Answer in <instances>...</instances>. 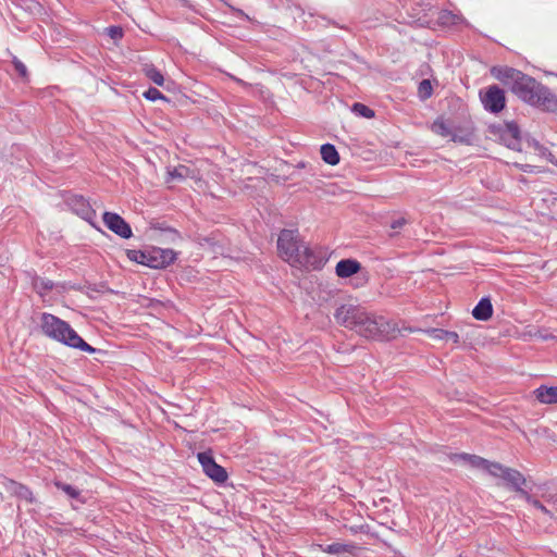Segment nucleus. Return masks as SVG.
<instances>
[{"instance_id": "nucleus-1", "label": "nucleus", "mask_w": 557, "mask_h": 557, "mask_svg": "<svg viewBox=\"0 0 557 557\" xmlns=\"http://www.w3.org/2000/svg\"><path fill=\"white\" fill-rule=\"evenodd\" d=\"M280 256L292 265L319 269L322 260L298 238V231L283 230L277 239Z\"/></svg>"}, {"instance_id": "nucleus-2", "label": "nucleus", "mask_w": 557, "mask_h": 557, "mask_svg": "<svg viewBox=\"0 0 557 557\" xmlns=\"http://www.w3.org/2000/svg\"><path fill=\"white\" fill-rule=\"evenodd\" d=\"M39 326L42 334L53 341L82 351L95 352V348L87 344L67 322L51 313L40 314Z\"/></svg>"}, {"instance_id": "nucleus-3", "label": "nucleus", "mask_w": 557, "mask_h": 557, "mask_svg": "<svg viewBox=\"0 0 557 557\" xmlns=\"http://www.w3.org/2000/svg\"><path fill=\"white\" fill-rule=\"evenodd\" d=\"M512 92L522 101L547 111L557 109L556 96L533 77L522 74L511 87Z\"/></svg>"}, {"instance_id": "nucleus-4", "label": "nucleus", "mask_w": 557, "mask_h": 557, "mask_svg": "<svg viewBox=\"0 0 557 557\" xmlns=\"http://www.w3.org/2000/svg\"><path fill=\"white\" fill-rule=\"evenodd\" d=\"M355 332L366 338L391 339L399 333L397 325L384 317H376L363 310V317L358 321Z\"/></svg>"}, {"instance_id": "nucleus-5", "label": "nucleus", "mask_w": 557, "mask_h": 557, "mask_svg": "<svg viewBox=\"0 0 557 557\" xmlns=\"http://www.w3.org/2000/svg\"><path fill=\"white\" fill-rule=\"evenodd\" d=\"M521 496L539 510L545 519H557V493H543L541 499H536L525 491Z\"/></svg>"}, {"instance_id": "nucleus-6", "label": "nucleus", "mask_w": 557, "mask_h": 557, "mask_svg": "<svg viewBox=\"0 0 557 557\" xmlns=\"http://www.w3.org/2000/svg\"><path fill=\"white\" fill-rule=\"evenodd\" d=\"M480 99L485 110L492 113L500 112L506 104L505 92L497 85H492L480 91Z\"/></svg>"}, {"instance_id": "nucleus-7", "label": "nucleus", "mask_w": 557, "mask_h": 557, "mask_svg": "<svg viewBox=\"0 0 557 557\" xmlns=\"http://www.w3.org/2000/svg\"><path fill=\"white\" fill-rule=\"evenodd\" d=\"M363 308L351 304L338 307L334 313L336 322L355 331L358 321L363 317Z\"/></svg>"}, {"instance_id": "nucleus-8", "label": "nucleus", "mask_w": 557, "mask_h": 557, "mask_svg": "<svg viewBox=\"0 0 557 557\" xmlns=\"http://www.w3.org/2000/svg\"><path fill=\"white\" fill-rule=\"evenodd\" d=\"M176 259V252L172 249L151 247L147 249L145 265L152 269H163L173 263Z\"/></svg>"}, {"instance_id": "nucleus-9", "label": "nucleus", "mask_w": 557, "mask_h": 557, "mask_svg": "<svg viewBox=\"0 0 557 557\" xmlns=\"http://www.w3.org/2000/svg\"><path fill=\"white\" fill-rule=\"evenodd\" d=\"M491 475L503 479L520 494L521 491H523L522 485L525 484V478L518 470L495 462V465L492 466Z\"/></svg>"}, {"instance_id": "nucleus-10", "label": "nucleus", "mask_w": 557, "mask_h": 557, "mask_svg": "<svg viewBox=\"0 0 557 557\" xmlns=\"http://www.w3.org/2000/svg\"><path fill=\"white\" fill-rule=\"evenodd\" d=\"M198 460L203 472L216 483H224L227 480L226 470L218 465L209 453H199Z\"/></svg>"}, {"instance_id": "nucleus-11", "label": "nucleus", "mask_w": 557, "mask_h": 557, "mask_svg": "<svg viewBox=\"0 0 557 557\" xmlns=\"http://www.w3.org/2000/svg\"><path fill=\"white\" fill-rule=\"evenodd\" d=\"M103 223L110 231L122 238H129L133 235L129 224L117 213L104 212Z\"/></svg>"}, {"instance_id": "nucleus-12", "label": "nucleus", "mask_w": 557, "mask_h": 557, "mask_svg": "<svg viewBox=\"0 0 557 557\" xmlns=\"http://www.w3.org/2000/svg\"><path fill=\"white\" fill-rule=\"evenodd\" d=\"M499 138L502 143L509 149H521L520 129L516 123H506L504 127L500 129Z\"/></svg>"}, {"instance_id": "nucleus-13", "label": "nucleus", "mask_w": 557, "mask_h": 557, "mask_svg": "<svg viewBox=\"0 0 557 557\" xmlns=\"http://www.w3.org/2000/svg\"><path fill=\"white\" fill-rule=\"evenodd\" d=\"M451 461L454 463L465 462L469 465L472 468L482 469L486 471L488 474L492 472V466L495 465V462H491L480 456L476 455H470V454H455L450 457Z\"/></svg>"}, {"instance_id": "nucleus-14", "label": "nucleus", "mask_w": 557, "mask_h": 557, "mask_svg": "<svg viewBox=\"0 0 557 557\" xmlns=\"http://www.w3.org/2000/svg\"><path fill=\"white\" fill-rule=\"evenodd\" d=\"M491 74L497 81H499V82H502L504 84H507V85H511V87H512L513 84H516V82L521 77V75L523 73L521 71H519V70L513 69V67L493 66L491 69Z\"/></svg>"}, {"instance_id": "nucleus-15", "label": "nucleus", "mask_w": 557, "mask_h": 557, "mask_svg": "<svg viewBox=\"0 0 557 557\" xmlns=\"http://www.w3.org/2000/svg\"><path fill=\"white\" fill-rule=\"evenodd\" d=\"M3 486L7 493L22 500H25L29 504H33L36 500L32 491L21 483H17L13 480H5L3 482Z\"/></svg>"}, {"instance_id": "nucleus-16", "label": "nucleus", "mask_w": 557, "mask_h": 557, "mask_svg": "<svg viewBox=\"0 0 557 557\" xmlns=\"http://www.w3.org/2000/svg\"><path fill=\"white\" fill-rule=\"evenodd\" d=\"M361 269L359 261L355 259H343L337 262L335 273L341 278H347L358 273Z\"/></svg>"}, {"instance_id": "nucleus-17", "label": "nucleus", "mask_w": 557, "mask_h": 557, "mask_svg": "<svg viewBox=\"0 0 557 557\" xmlns=\"http://www.w3.org/2000/svg\"><path fill=\"white\" fill-rule=\"evenodd\" d=\"M493 314V306L488 298H482L472 310V315L479 321H487Z\"/></svg>"}, {"instance_id": "nucleus-18", "label": "nucleus", "mask_w": 557, "mask_h": 557, "mask_svg": "<svg viewBox=\"0 0 557 557\" xmlns=\"http://www.w3.org/2000/svg\"><path fill=\"white\" fill-rule=\"evenodd\" d=\"M536 399L542 404H557V387L556 386H540L534 391Z\"/></svg>"}, {"instance_id": "nucleus-19", "label": "nucleus", "mask_w": 557, "mask_h": 557, "mask_svg": "<svg viewBox=\"0 0 557 557\" xmlns=\"http://www.w3.org/2000/svg\"><path fill=\"white\" fill-rule=\"evenodd\" d=\"M169 174V180L171 181H174V180H177V181H183L185 178H197V171L195 169H191L187 165H178V166H175L173 168L172 170H170L168 172Z\"/></svg>"}, {"instance_id": "nucleus-20", "label": "nucleus", "mask_w": 557, "mask_h": 557, "mask_svg": "<svg viewBox=\"0 0 557 557\" xmlns=\"http://www.w3.org/2000/svg\"><path fill=\"white\" fill-rule=\"evenodd\" d=\"M73 210L83 219L88 220L92 215V210L88 202L82 197H74L72 200Z\"/></svg>"}, {"instance_id": "nucleus-21", "label": "nucleus", "mask_w": 557, "mask_h": 557, "mask_svg": "<svg viewBox=\"0 0 557 557\" xmlns=\"http://www.w3.org/2000/svg\"><path fill=\"white\" fill-rule=\"evenodd\" d=\"M322 160L330 164V165H336L339 162V154L335 147L331 144H324L321 146L320 149Z\"/></svg>"}, {"instance_id": "nucleus-22", "label": "nucleus", "mask_w": 557, "mask_h": 557, "mask_svg": "<svg viewBox=\"0 0 557 557\" xmlns=\"http://www.w3.org/2000/svg\"><path fill=\"white\" fill-rule=\"evenodd\" d=\"M144 73L156 85L162 86L164 84V77L162 73L153 65H145Z\"/></svg>"}, {"instance_id": "nucleus-23", "label": "nucleus", "mask_w": 557, "mask_h": 557, "mask_svg": "<svg viewBox=\"0 0 557 557\" xmlns=\"http://www.w3.org/2000/svg\"><path fill=\"white\" fill-rule=\"evenodd\" d=\"M431 129L433 133L444 137L450 134L449 127L447 126L443 119H437L436 121H434V123L431 126Z\"/></svg>"}, {"instance_id": "nucleus-24", "label": "nucleus", "mask_w": 557, "mask_h": 557, "mask_svg": "<svg viewBox=\"0 0 557 557\" xmlns=\"http://www.w3.org/2000/svg\"><path fill=\"white\" fill-rule=\"evenodd\" d=\"M126 255L129 260L145 265L146 258H147V249L146 250L129 249V250H127Z\"/></svg>"}, {"instance_id": "nucleus-25", "label": "nucleus", "mask_w": 557, "mask_h": 557, "mask_svg": "<svg viewBox=\"0 0 557 557\" xmlns=\"http://www.w3.org/2000/svg\"><path fill=\"white\" fill-rule=\"evenodd\" d=\"M418 92L421 99H426L432 95V86L429 79H423L419 84Z\"/></svg>"}, {"instance_id": "nucleus-26", "label": "nucleus", "mask_w": 557, "mask_h": 557, "mask_svg": "<svg viewBox=\"0 0 557 557\" xmlns=\"http://www.w3.org/2000/svg\"><path fill=\"white\" fill-rule=\"evenodd\" d=\"M323 550L332 555H339L348 550V545L342 543H333L327 545Z\"/></svg>"}, {"instance_id": "nucleus-27", "label": "nucleus", "mask_w": 557, "mask_h": 557, "mask_svg": "<svg viewBox=\"0 0 557 557\" xmlns=\"http://www.w3.org/2000/svg\"><path fill=\"white\" fill-rule=\"evenodd\" d=\"M144 97L147 99V100H150V101H157V100H168L165 98V96L162 95V92L160 90H158L157 88H153V87H150L148 90H146L144 92Z\"/></svg>"}, {"instance_id": "nucleus-28", "label": "nucleus", "mask_w": 557, "mask_h": 557, "mask_svg": "<svg viewBox=\"0 0 557 557\" xmlns=\"http://www.w3.org/2000/svg\"><path fill=\"white\" fill-rule=\"evenodd\" d=\"M352 110H354V112L360 114L361 116L368 117V119L374 116L373 110H371L367 106L359 103V102L354 104Z\"/></svg>"}, {"instance_id": "nucleus-29", "label": "nucleus", "mask_w": 557, "mask_h": 557, "mask_svg": "<svg viewBox=\"0 0 557 557\" xmlns=\"http://www.w3.org/2000/svg\"><path fill=\"white\" fill-rule=\"evenodd\" d=\"M55 486L59 490H62L64 493H66L72 498H76L79 495V491L70 484L62 483V482H55Z\"/></svg>"}, {"instance_id": "nucleus-30", "label": "nucleus", "mask_w": 557, "mask_h": 557, "mask_svg": "<svg viewBox=\"0 0 557 557\" xmlns=\"http://www.w3.org/2000/svg\"><path fill=\"white\" fill-rule=\"evenodd\" d=\"M432 333L442 334L443 337H445L446 342H453L455 344H457L459 342V335L456 332L445 331V330H441V329H434V330H432Z\"/></svg>"}, {"instance_id": "nucleus-31", "label": "nucleus", "mask_w": 557, "mask_h": 557, "mask_svg": "<svg viewBox=\"0 0 557 557\" xmlns=\"http://www.w3.org/2000/svg\"><path fill=\"white\" fill-rule=\"evenodd\" d=\"M34 286L39 290H49L52 289L53 283L49 280L37 278L34 282Z\"/></svg>"}, {"instance_id": "nucleus-32", "label": "nucleus", "mask_w": 557, "mask_h": 557, "mask_svg": "<svg viewBox=\"0 0 557 557\" xmlns=\"http://www.w3.org/2000/svg\"><path fill=\"white\" fill-rule=\"evenodd\" d=\"M107 33L113 40H119L123 37V29L119 26L108 27Z\"/></svg>"}, {"instance_id": "nucleus-33", "label": "nucleus", "mask_w": 557, "mask_h": 557, "mask_svg": "<svg viewBox=\"0 0 557 557\" xmlns=\"http://www.w3.org/2000/svg\"><path fill=\"white\" fill-rule=\"evenodd\" d=\"M533 337L535 338H539V339H542V341H547V339H550V338H554V336L548 333L547 330H537L536 332H534L532 334Z\"/></svg>"}, {"instance_id": "nucleus-34", "label": "nucleus", "mask_w": 557, "mask_h": 557, "mask_svg": "<svg viewBox=\"0 0 557 557\" xmlns=\"http://www.w3.org/2000/svg\"><path fill=\"white\" fill-rule=\"evenodd\" d=\"M407 224V220L405 218L396 219L392 222L391 228L392 230H398Z\"/></svg>"}, {"instance_id": "nucleus-35", "label": "nucleus", "mask_w": 557, "mask_h": 557, "mask_svg": "<svg viewBox=\"0 0 557 557\" xmlns=\"http://www.w3.org/2000/svg\"><path fill=\"white\" fill-rule=\"evenodd\" d=\"M16 71L20 73V75L25 76L26 75V66L21 61L14 62Z\"/></svg>"}, {"instance_id": "nucleus-36", "label": "nucleus", "mask_w": 557, "mask_h": 557, "mask_svg": "<svg viewBox=\"0 0 557 557\" xmlns=\"http://www.w3.org/2000/svg\"><path fill=\"white\" fill-rule=\"evenodd\" d=\"M431 334L433 335L434 338H437V339H442V341H445V337H443L442 334H438V333H432Z\"/></svg>"}]
</instances>
